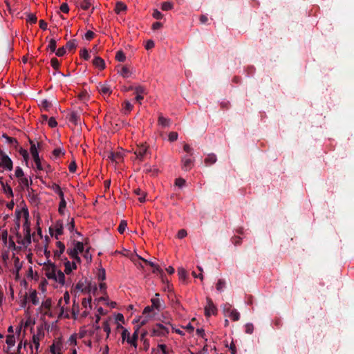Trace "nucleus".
Segmentation results:
<instances>
[{
  "label": "nucleus",
  "mask_w": 354,
  "mask_h": 354,
  "mask_svg": "<svg viewBox=\"0 0 354 354\" xmlns=\"http://www.w3.org/2000/svg\"><path fill=\"white\" fill-rule=\"evenodd\" d=\"M67 254L73 259V261H67L64 263V272L66 274H70L73 270L77 269V263L80 262L81 255L86 261H87V253H88V248L84 250V245L82 242H75L72 246L67 248Z\"/></svg>",
  "instance_id": "1"
},
{
  "label": "nucleus",
  "mask_w": 354,
  "mask_h": 354,
  "mask_svg": "<svg viewBox=\"0 0 354 354\" xmlns=\"http://www.w3.org/2000/svg\"><path fill=\"white\" fill-rule=\"evenodd\" d=\"M60 10L64 13H68L69 11V7L66 3H63L59 8Z\"/></svg>",
  "instance_id": "58"
},
{
  "label": "nucleus",
  "mask_w": 354,
  "mask_h": 354,
  "mask_svg": "<svg viewBox=\"0 0 354 354\" xmlns=\"http://www.w3.org/2000/svg\"><path fill=\"white\" fill-rule=\"evenodd\" d=\"M185 184V180L183 178H179L176 180L175 185L179 187H183Z\"/></svg>",
  "instance_id": "57"
},
{
  "label": "nucleus",
  "mask_w": 354,
  "mask_h": 354,
  "mask_svg": "<svg viewBox=\"0 0 354 354\" xmlns=\"http://www.w3.org/2000/svg\"><path fill=\"white\" fill-rule=\"evenodd\" d=\"M118 73L124 78H128L131 76V73L127 66H123Z\"/></svg>",
  "instance_id": "29"
},
{
  "label": "nucleus",
  "mask_w": 354,
  "mask_h": 354,
  "mask_svg": "<svg viewBox=\"0 0 354 354\" xmlns=\"http://www.w3.org/2000/svg\"><path fill=\"white\" fill-rule=\"evenodd\" d=\"M55 238L58 239V236L63 234V225L61 222L57 221L55 225Z\"/></svg>",
  "instance_id": "25"
},
{
  "label": "nucleus",
  "mask_w": 354,
  "mask_h": 354,
  "mask_svg": "<svg viewBox=\"0 0 354 354\" xmlns=\"http://www.w3.org/2000/svg\"><path fill=\"white\" fill-rule=\"evenodd\" d=\"M29 300L33 305H37L39 304V298L36 291H34L30 294Z\"/></svg>",
  "instance_id": "32"
},
{
  "label": "nucleus",
  "mask_w": 354,
  "mask_h": 354,
  "mask_svg": "<svg viewBox=\"0 0 354 354\" xmlns=\"http://www.w3.org/2000/svg\"><path fill=\"white\" fill-rule=\"evenodd\" d=\"M145 317L144 318L140 317L137 322H140V326L145 325L149 321L153 318V315H145Z\"/></svg>",
  "instance_id": "31"
},
{
  "label": "nucleus",
  "mask_w": 354,
  "mask_h": 354,
  "mask_svg": "<svg viewBox=\"0 0 354 354\" xmlns=\"http://www.w3.org/2000/svg\"><path fill=\"white\" fill-rule=\"evenodd\" d=\"M115 59L118 62H124L126 59V56L122 50H119L116 53Z\"/></svg>",
  "instance_id": "40"
},
{
  "label": "nucleus",
  "mask_w": 354,
  "mask_h": 354,
  "mask_svg": "<svg viewBox=\"0 0 354 354\" xmlns=\"http://www.w3.org/2000/svg\"><path fill=\"white\" fill-rule=\"evenodd\" d=\"M30 151L33 160L38 159L39 158L38 151L35 144L31 143Z\"/></svg>",
  "instance_id": "33"
},
{
  "label": "nucleus",
  "mask_w": 354,
  "mask_h": 354,
  "mask_svg": "<svg viewBox=\"0 0 354 354\" xmlns=\"http://www.w3.org/2000/svg\"><path fill=\"white\" fill-rule=\"evenodd\" d=\"M50 64L51 66L55 70L58 69L60 65L59 60L55 57L51 59Z\"/></svg>",
  "instance_id": "46"
},
{
  "label": "nucleus",
  "mask_w": 354,
  "mask_h": 354,
  "mask_svg": "<svg viewBox=\"0 0 354 354\" xmlns=\"http://www.w3.org/2000/svg\"><path fill=\"white\" fill-rule=\"evenodd\" d=\"M216 161V156L214 153L209 154L205 159L206 165H210L215 163Z\"/></svg>",
  "instance_id": "27"
},
{
  "label": "nucleus",
  "mask_w": 354,
  "mask_h": 354,
  "mask_svg": "<svg viewBox=\"0 0 354 354\" xmlns=\"http://www.w3.org/2000/svg\"><path fill=\"white\" fill-rule=\"evenodd\" d=\"M78 339L77 335L76 334H74L71 336V337L68 339V342L71 344H77V339Z\"/></svg>",
  "instance_id": "62"
},
{
  "label": "nucleus",
  "mask_w": 354,
  "mask_h": 354,
  "mask_svg": "<svg viewBox=\"0 0 354 354\" xmlns=\"http://www.w3.org/2000/svg\"><path fill=\"white\" fill-rule=\"evenodd\" d=\"M153 18L155 19H160L162 18L163 15L162 14L158 11V10H154L153 11Z\"/></svg>",
  "instance_id": "61"
},
{
  "label": "nucleus",
  "mask_w": 354,
  "mask_h": 354,
  "mask_svg": "<svg viewBox=\"0 0 354 354\" xmlns=\"http://www.w3.org/2000/svg\"><path fill=\"white\" fill-rule=\"evenodd\" d=\"M169 333V329L167 326L161 324H157L152 330L153 335L158 337L166 336Z\"/></svg>",
  "instance_id": "12"
},
{
  "label": "nucleus",
  "mask_w": 354,
  "mask_h": 354,
  "mask_svg": "<svg viewBox=\"0 0 354 354\" xmlns=\"http://www.w3.org/2000/svg\"><path fill=\"white\" fill-rule=\"evenodd\" d=\"M127 228V223L125 221H122L120 222V224L118 228V230L120 234H123Z\"/></svg>",
  "instance_id": "42"
},
{
  "label": "nucleus",
  "mask_w": 354,
  "mask_h": 354,
  "mask_svg": "<svg viewBox=\"0 0 354 354\" xmlns=\"http://www.w3.org/2000/svg\"><path fill=\"white\" fill-rule=\"evenodd\" d=\"M103 330L106 333V337H109L111 333V328L108 322H104L103 323Z\"/></svg>",
  "instance_id": "48"
},
{
  "label": "nucleus",
  "mask_w": 354,
  "mask_h": 354,
  "mask_svg": "<svg viewBox=\"0 0 354 354\" xmlns=\"http://www.w3.org/2000/svg\"><path fill=\"white\" fill-rule=\"evenodd\" d=\"M15 175L16 178H17L24 176V174L22 169L19 167H17L15 169Z\"/></svg>",
  "instance_id": "52"
},
{
  "label": "nucleus",
  "mask_w": 354,
  "mask_h": 354,
  "mask_svg": "<svg viewBox=\"0 0 354 354\" xmlns=\"http://www.w3.org/2000/svg\"><path fill=\"white\" fill-rule=\"evenodd\" d=\"M77 97L80 101L82 102L83 103H86V102L88 99L86 91H84L80 93L77 95Z\"/></svg>",
  "instance_id": "38"
},
{
  "label": "nucleus",
  "mask_w": 354,
  "mask_h": 354,
  "mask_svg": "<svg viewBox=\"0 0 354 354\" xmlns=\"http://www.w3.org/2000/svg\"><path fill=\"white\" fill-rule=\"evenodd\" d=\"M178 139V133L176 132H170L169 134V140L174 142Z\"/></svg>",
  "instance_id": "60"
},
{
  "label": "nucleus",
  "mask_w": 354,
  "mask_h": 354,
  "mask_svg": "<svg viewBox=\"0 0 354 354\" xmlns=\"http://www.w3.org/2000/svg\"><path fill=\"white\" fill-rule=\"evenodd\" d=\"M127 8V6L124 3L118 1L116 3L115 11L117 14H120V12L125 11Z\"/></svg>",
  "instance_id": "26"
},
{
  "label": "nucleus",
  "mask_w": 354,
  "mask_h": 354,
  "mask_svg": "<svg viewBox=\"0 0 354 354\" xmlns=\"http://www.w3.org/2000/svg\"><path fill=\"white\" fill-rule=\"evenodd\" d=\"M132 108H133V106L129 101H126L124 102V109L127 112H129L130 111H131Z\"/></svg>",
  "instance_id": "64"
},
{
  "label": "nucleus",
  "mask_w": 354,
  "mask_h": 354,
  "mask_svg": "<svg viewBox=\"0 0 354 354\" xmlns=\"http://www.w3.org/2000/svg\"><path fill=\"white\" fill-rule=\"evenodd\" d=\"M39 312L44 317L55 318L57 316L59 317V308L57 306L52 307V300L50 298H47L42 301L39 307Z\"/></svg>",
  "instance_id": "4"
},
{
  "label": "nucleus",
  "mask_w": 354,
  "mask_h": 354,
  "mask_svg": "<svg viewBox=\"0 0 354 354\" xmlns=\"http://www.w3.org/2000/svg\"><path fill=\"white\" fill-rule=\"evenodd\" d=\"M97 89L104 95H109L111 93V87L106 84H100L97 86Z\"/></svg>",
  "instance_id": "20"
},
{
  "label": "nucleus",
  "mask_w": 354,
  "mask_h": 354,
  "mask_svg": "<svg viewBox=\"0 0 354 354\" xmlns=\"http://www.w3.org/2000/svg\"><path fill=\"white\" fill-rule=\"evenodd\" d=\"M70 301V295L68 292H65L62 298H61L57 306L59 308V317H65L68 318V304Z\"/></svg>",
  "instance_id": "5"
},
{
  "label": "nucleus",
  "mask_w": 354,
  "mask_h": 354,
  "mask_svg": "<svg viewBox=\"0 0 354 354\" xmlns=\"http://www.w3.org/2000/svg\"><path fill=\"white\" fill-rule=\"evenodd\" d=\"M173 8V4L171 2L166 1L163 2L161 5V9L162 10H170Z\"/></svg>",
  "instance_id": "41"
},
{
  "label": "nucleus",
  "mask_w": 354,
  "mask_h": 354,
  "mask_svg": "<svg viewBox=\"0 0 354 354\" xmlns=\"http://www.w3.org/2000/svg\"><path fill=\"white\" fill-rule=\"evenodd\" d=\"M138 328L132 336L130 335L129 331L127 328H124L122 332V342L126 341L128 344L132 345L135 348L137 347V339L138 338Z\"/></svg>",
  "instance_id": "8"
},
{
  "label": "nucleus",
  "mask_w": 354,
  "mask_h": 354,
  "mask_svg": "<svg viewBox=\"0 0 354 354\" xmlns=\"http://www.w3.org/2000/svg\"><path fill=\"white\" fill-rule=\"evenodd\" d=\"M225 286V283L223 280L219 279L216 284V289L218 291H222Z\"/></svg>",
  "instance_id": "49"
},
{
  "label": "nucleus",
  "mask_w": 354,
  "mask_h": 354,
  "mask_svg": "<svg viewBox=\"0 0 354 354\" xmlns=\"http://www.w3.org/2000/svg\"><path fill=\"white\" fill-rule=\"evenodd\" d=\"M34 162H35V163L36 165V168H37V170L41 171V170L44 169V167L42 165V163H41L39 158L38 159L34 160Z\"/></svg>",
  "instance_id": "54"
},
{
  "label": "nucleus",
  "mask_w": 354,
  "mask_h": 354,
  "mask_svg": "<svg viewBox=\"0 0 354 354\" xmlns=\"http://www.w3.org/2000/svg\"><path fill=\"white\" fill-rule=\"evenodd\" d=\"M6 344L8 345L6 353H8L10 348L11 347L14 346L15 344L16 340H15V335L13 334H8L6 336Z\"/></svg>",
  "instance_id": "19"
},
{
  "label": "nucleus",
  "mask_w": 354,
  "mask_h": 354,
  "mask_svg": "<svg viewBox=\"0 0 354 354\" xmlns=\"http://www.w3.org/2000/svg\"><path fill=\"white\" fill-rule=\"evenodd\" d=\"M44 334L41 329H38L36 334L32 335V342L30 343L29 347L31 354H38L40 346V341L44 338Z\"/></svg>",
  "instance_id": "6"
},
{
  "label": "nucleus",
  "mask_w": 354,
  "mask_h": 354,
  "mask_svg": "<svg viewBox=\"0 0 354 354\" xmlns=\"http://www.w3.org/2000/svg\"><path fill=\"white\" fill-rule=\"evenodd\" d=\"M192 156H185L182 158V168L185 171H188L192 169L194 160L192 158Z\"/></svg>",
  "instance_id": "14"
},
{
  "label": "nucleus",
  "mask_w": 354,
  "mask_h": 354,
  "mask_svg": "<svg viewBox=\"0 0 354 354\" xmlns=\"http://www.w3.org/2000/svg\"><path fill=\"white\" fill-rule=\"evenodd\" d=\"M65 48L69 51L73 50L76 47V44L74 41H69L66 43V46H64Z\"/></svg>",
  "instance_id": "44"
},
{
  "label": "nucleus",
  "mask_w": 354,
  "mask_h": 354,
  "mask_svg": "<svg viewBox=\"0 0 354 354\" xmlns=\"http://www.w3.org/2000/svg\"><path fill=\"white\" fill-rule=\"evenodd\" d=\"M77 6L83 10H86L88 8V1L78 0L77 1Z\"/></svg>",
  "instance_id": "28"
},
{
  "label": "nucleus",
  "mask_w": 354,
  "mask_h": 354,
  "mask_svg": "<svg viewBox=\"0 0 354 354\" xmlns=\"http://www.w3.org/2000/svg\"><path fill=\"white\" fill-rule=\"evenodd\" d=\"M75 297H81L88 294V281L86 279L80 280L75 285L74 290Z\"/></svg>",
  "instance_id": "7"
},
{
  "label": "nucleus",
  "mask_w": 354,
  "mask_h": 354,
  "mask_svg": "<svg viewBox=\"0 0 354 354\" xmlns=\"http://www.w3.org/2000/svg\"><path fill=\"white\" fill-rule=\"evenodd\" d=\"M113 160L117 161L118 160H120L123 157V153L122 151L116 152V153H111L110 156Z\"/></svg>",
  "instance_id": "36"
},
{
  "label": "nucleus",
  "mask_w": 354,
  "mask_h": 354,
  "mask_svg": "<svg viewBox=\"0 0 354 354\" xmlns=\"http://www.w3.org/2000/svg\"><path fill=\"white\" fill-rule=\"evenodd\" d=\"M43 270L45 276L48 279H52L61 285L65 283V275L61 270H57L56 266L53 263H48L44 266Z\"/></svg>",
  "instance_id": "2"
},
{
  "label": "nucleus",
  "mask_w": 354,
  "mask_h": 354,
  "mask_svg": "<svg viewBox=\"0 0 354 354\" xmlns=\"http://www.w3.org/2000/svg\"><path fill=\"white\" fill-rule=\"evenodd\" d=\"M178 274L179 278L185 280L187 277V272L183 268H179L178 269Z\"/></svg>",
  "instance_id": "43"
},
{
  "label": "nucleus",
  "mask_w": 354,
  "mask_h": 354,
  "mask_svg": "<svg viewBox=\"0 0 354 354\" xmlns=\"http://www.w3.org/2000/svg\"><path fill=\"white\" fill-rule=\"evenodd\" d=\"M158 123L162 127H166L169 125L170 121L169 119L163 117L162 115H160L158 118Z\"/></svg>",
  "instance_id": "34"
},
{
  "label": "nucleus",
  "mask_w": 354,
  "mask_h": 354,
  "mask_svg": "<svg viewBox=\"0 0 354 354\" xmlns=\"http://www.w3.org/2000/svg\"><path fill=\"white\" fill-rule=\"evenodd\" d=\"M50 352L52 354H62L60 351H59V345H55V344H53L51 346H50Z\"/></svg>",
  "instance_id": "45"
},
{
  "label": "nucleus",
  "mask_w": 354,
  "mask_h": 354,
  "mask_svg": "<svg viewBox=\"0 0 354 354\" xmlns=\"http://www.w3.org/2000/svg\"><path fill=\"white\" fill-rule=\"evenodd\" d=\"M93 64L98 69H103L105 67L104 61L100 57H95L93 60Z\"/></svg>",
  "instance_id": "22"
},
{
  "label": "nucleus",
  "mask_w": 354,
  "mask_h": 354,
  "mask_svg": "<svg viewBox=\"0 0 354 354\" xmlns=\"http://www.w3.org/2000/svg\"><path fill=\"white\" fill-rule=\"evenodd\" d=\"M160 295L158 293H156L154 297L151 299V305L157 311L162 310L164 308V302L162 300L159 298Z\"/></svg>",
  "instance_id": "13"
},
{
  "label": "nucleus",
  "mask_w": 354,
  "mask_h": 354,
  "mask_svg": "<svg viewBox=\"0 0 354 354\" xmlns=\"http://www.w3.org/2000/svg\"><path fill=\"white\" fill-rule=\"evenodd\" d=\"M135 95H136V100L138 101L140 104H141V100L143 99V95L146 93V89L145 87L142 86H138L135 87Z\"/></svg>",
  "instance_id": "16"
},
{
  "label": "nucleus",
  "mask_w": 354,
  "mask_h": 354,
  "mask_svg": "<svg viewBox=\"0 0 354 354\" xmlns=\"http://www.w3.org/2000/svg\"><path fill=\"white\" fill-rule=\"evenodd\" d=\"M216 312V308L214 305L212 301L207 298V305L205 307V314L207 317H209L212 315H214Z\"/></svg>",
  "instance_id": "15"
},
{
  "label": "nucleus",
  "mask_w": 354,
  "mask_h": 354,
  "mask_svg": "<svg viewBox=\"0 0 354 354\" xmlns=\"http://www.w3.org/2000/svg\"><path fill=\"white\" fill-rule=\"evenodd\" d=\"M148 153V146L145 144H140L138 145L136 149L134 151L136 158L139 161H142Z\"/></svg>",
  "instance_id": "9"
},
{
  "label": "nucleus",
  "mask_w": 354,
  "mask_h": 354,
  "mask_svg": "<svg viewBox=\"0 0 354 354\" xmlns=\"http://www.w3.org/2000/svg\"><path fill=\"white\" fill-rule=\"evenodd\" d=\"M21 246L27 247L31 243L30 232H24L23 240L20 241Z\"/></svg>",
  "instance_id": "23"
},
{
  "label": "nucleus",
  "mask_w": 354,
  "mask_h": 354,
  "mask_svg": "<svg viewBox=\"0 0 354 354\" xmlns=\"http://www.w3.org/2000/svg\"><path fill=\"white\" fill-rule=\"evenodd\" d=\"M48 126L51 128L55 127L57 125V122L56 120L53 117L49 118V120L48 121Z\"/></svg>",
  "instance_id": "56"
},
{
  "label": "nucleus",
  "mask_w": 354,
  "mask_h": 354,
  "mask_svg": "<svg viewBox=\"0 0 354 354\" xmlns=\"http://www.w3.org/2000/svg\"><path fill=\"white\" fill-rule=\"evenodd\" d=\"M71 311H72L73 317L75 319H77V315H78V313H79V306H78V305H75V304H74L73 306Z\"/></svg>",
  "instance_id": "50"
},
{
  "label": "nucleus",
  "mask_w": 354,
  "mask_h": 354,
  "mask_svg": "<svg viewBox=\"0 0 354 354\" xmlns=\"http://www.w3.org/2000/svg\"><path fill=\"white\" fill-rule=\"evenodd\" d=\"M187 236V232L186 230H180L178 231V234H177V237L178 239H183L184 237H185Z\"/></svg>",
  "instance_id": "63"
},
{
  "label": "nucleus",
  "mask_w": 354,
  "mask_h": 354,
  "mask_svg": "<svg viewBox=\"0 0 354 354\" xmlns=\"http://www.w3.org/2000/svg\"><path fill=\"white\" fill-rule=\"evenodd\" d=\"M51 189L53 190V192L55 193L58 194V196H59L60 198H62V197H64V193H63L61 187L57 184L53 183L52 187H51Z\"/></svg>",
  "instance_id": "30"
},
{
  "label": "nucleus",
  "mask_w": 354,
  "mask_h": 354,
  "mask_svg": "<svg viewBox=\"0 0 354 354\" xmlns=\"http://www.w3.org/2000/svg\"><path fill=\"white\" fill-rule=\"evenodd\" d=\"M18 182L20 185V186L24 189H28L30 185L32 183V181L31 179H28L27 177L23 176L21 178H18Z\"/></svg>",
  "instance_id": "18"
},
{
  "label": "nucleus",
  "mask_w": 354,
  "mask_h": 354,
  "mask_svg": "<svg viewBox=\"0 0 354 354\" xmlns=\"http://www.w3.org/2000/svg\"><path fill=\"white\" fill-rule=\"evenodd\" d=\"M56 41L54 39H51L49 41V44L47 46V50H50L51 52L54 53L56 50Z\"/></svg>",
  "instance_id": "37"
},
{
  "label": "nucleus",
  "mask_w": 354,
  "mask_h": 354,
  "mask_svg": "<svg viewBox=\"0 0 354 354\" xmlns=\"http://www.w3.org/2000/svg\"><path fill=\"white\" fill-rule=\"evenodd\" d=\"M86 334H87V330H86L85 328H82L79 331V333H77L76 335H77L78 339L80 340V339L86 337Z\"/></svg>",
  "instance_id": "47"
},
{
  "label": "nucleus",
  "mask_w": 354,
  "mask_h": 354,
  "mask_svg": "<svg viewBox=\"0 0 354 354\" xmlns=\"http://www.w3.org/2000/svg\"><path fill=\"white\" fill-rule=\"evenodd\" d=\"M156 310L153 306H149L144 308L143 310V315H149V313L152 312L153 310Z\"/></svg>",
  "instance_id": "59"
},
{
  "label": "nucleus",
  "mask_w": 354,
  "mask_h": 354,
  "mask_svg": "<svg viewBox=\"0 0 354 354\" xmlns=\"http://www.w3.org/2000/svg\"><path fill=\"white\" fill-rule=\"evenodd\" d=\"M0 183L2 187V189L5 194H6L8 198H10L13 196V192L11 187L5 182L2 178L0 180Z\"/></svg>",
  "instance_id": "17"
},
{
  "label": "nucleus",
  "mask_w": 354,
  "mask_h": 354,
  "mask_svg": "<svg viewBox=\"0 0 354 354\" xmlns=\"http://www.w3.org/2000/svg\"><path fill=\"white\" fill-rule=\"evenodd\" d=\"M28 210H25L24 212V223L23 224V229L24 232H30V223L28 221Z\"/></svg>",
  "instance_id": "21"
},
{
  "label": "nucleus",
  "mask_w": 354,
  "mask_h": 354,
  "mask_svg": "<svg viewBox=\"0 0 354 354\" xmlns=\"http://www.w3.org/2000/svg\"><path fill=\"white\" fill-rule=\"evenodd\" d=\"M224 315L226 317H229L233 321H237L239 319V313L234 308H232L230 304H226L223 307Z\"/></svg>",
  "instance_id": "11"
},
{
  "label": "nucleus",
  "mask_w": 354,
  "mask_h": 354,
  "mask_svg": "<svg viewBox=\"0 0 354 354\" xmlns=\"http://www.w3.org/2000/svg\"><path fill=\"white\" fill-rule=\"evenodd\" d=\"M183 149L185 150V151H186L189 156H193L194 154V151H193V149L189 145H185L184 147H183Z\"/></svg>",
  "instance_id": "55"
},
{
  "label": "nucleus",
  "mask_w": 354,
  "mask_h": 354,
  "mask_svg": "<svg viewBox=\"0 0 354 354\" xmlns=\"http://www.w3.org/2000/svg\"><path fill=\"white\" fill-rule=\"evenodd\" d=\"M57 250L55 251V256L59 257L65 250V245L61 241H57L56 243Z\"/></svg>",
  "instance_id": "24"
},
{
  "label": "nucleus",
  "mask_w": 354,
  "mask_h": 354,
  "mask_svg": "<svg viewBox=\"0 0 354 354\" xmlns=\"http://www.w3.org/2000/svg\"><path fill=\"white\" fill-rule=\"evenodd\" d=\"M66 53V49L64 46L59 48L57 49V50L55 52L56 55L58 57H62L64 56Z\"/></svg>",
  "instance_id": "53"
},
{
  "label": "nucleus",
  "mask_w": 354,
  "mask_h": 354,
  "mask_svg": "<svg viewBox=\"0 0 354 354\" xmlns=\"http://www.w3.org/2000/svg\"><path fill=\"white\" fill-rule=\"evenodd\" d=\"M245 333L248 334H252L254 330V326L253 324L251 323H248L245 326Z\"/></svg>",
  "instance_id": "51"
},
{
  "label": "nucleus",
  "mask_w": 354,
  "mask_h": 354,
  "mask_svg": "<svg viewBox=\"0 0 354 354\" xmlns=\"http://www.w3.org/2000/svg\"><path fill=\"white\" fill-rule=\"evenodd\" d=\"M0 167L8 171L12 169V161L2 151H0Z\"/></svg>",
  "instance_id": "10"
},
{
  "label": "nucleus",
  "mask_w": 354,
  "mask_h": 354,
  "mask_svg": "<svg viewBox=\"0 0 354 354\" xmlns=\"http://www.w3.org/2000/svg\"><path fill=\"white\" fill-rule=\"evenodd\" d=\"M66 207V202L64 199V197L60 198V203L59 205V212L60 214H63L64 211Z\"/></svg>",
  "instance_id": "39"
},
{
  "label": "nucleus",
  "mask_w": 354,
  "mask_h": 354,
  "mask_svg": "<svg viewBox=\"0 0 354 354\" xmlns=\"http://www.w3.org/2000/svg\"><path fill=\"white\" fill-rule=\"evenodd\" d=\"M136 257L138 259H140L143 261H145V263H148L150 266H151L152 268H153V272H159V267L156 264L154 263L152 261H149L143 258H142L141 257L137 255Z\"/></svg>",
  "instance_id": "35"
},
{
  "label": "nucleus",
  "mask_w": 354,
  "mask_h": 354,
  "mask_svg": "<svg viewBox=\"0 0 354 354\" xmlns=\"http://www.w3.org/2000/svg\"><path fill=\"white\" fill-rule=\"evenodd\" d=\"M93 274L95 277L100 281L99 288L96 286V285H92L90 282V292H93L95 294L97 292H100V294H104L106 290V285L104 283H102V281L104 280L106 278V272L105 269L103 268L101 266L96 267L93 270Z\"/></svg>",
  "instance_id": "3"
}]
</instances>
